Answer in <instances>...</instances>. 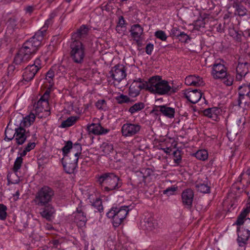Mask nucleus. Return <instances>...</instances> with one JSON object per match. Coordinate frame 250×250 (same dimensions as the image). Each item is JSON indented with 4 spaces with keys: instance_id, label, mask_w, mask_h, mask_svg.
<instances>
[{
    "instance_id": "1",
    "label": "nucleus",
    "mask_w": 250,
    "mask_h": 250,
    "mask_svg": "<svg viewBox=\"0 0 250 250\" xmlns=\"http://www.w3.org/2000/svg\"><path fill=\"white\" fill-rule=\"evenodd\" d=\"M42 33L36 32L28 40L26 41L16 55L14 62L16 64H21L27 62L36 53L43 40Z\"/></svg>"
},
{
    "instance_id": "2",
    "label": "nucleus",
    "mask_w": 250,
    "mask_h": 250,
    "mask_svg": "<svg viewBox=\"0 0 250 250\" xmlns=\"http://www.w3.org/2000/svg\"><path fill=\"white\" fill-rule=\"evenodd\" d=\"M148 91L159 95H169L175 92L172 85L159 76H155L148 79Z\"/></svg>"
},
{
    "instance_id": "3",
    "label": "nucleus",
    "mask_w": 250,
    "mask_h": 250,
    "mask_svg": "<svg viewBox=\"0 0 250 250\" xmlns=\"http://www.w3.org/2000/svg\"><path fill=\"white\" fill-rule=\"evenodd\" d=\"M98 181L104 192H110L120 188L123 184L120 178L112 172L103 173L98 178Z\"/></svg>"
},
{
    "instance_id": "4",
    "label": "nucleus",
    "mask_w": 250,
    "mask_h": 250,
    "mask_svg": "<svg viewBox=\"0 0 250 250\" xmlns=\"http://www.w3.org/2000/svg\"><path fill=\"white\" fill-rule=\"evenodd\" d=\"M69 56L75 63L82 64L86 56V49L84 44L80 41H72L69 44Z\"/></svg>"
},
{
    "instance_id": "5",
    "label": "nucleus",
    "mask_w": 250,
    "mask_h": 250,
    "mask_svg": "<svg viewBox=\"0 0 250 250\" xmlns=\"http://www.w3.org/2000/svg\"><path fill=\"white\" fill-rule=\"evenodd\" d=\"M130 210V206L112 207L106 213V216L108 218L112 219L113 226L117 227L121 224Z\"/></svg>"
},
{
    "instance_id": "6",
    "label": "nucleus",
    "mask_w": 250,
    "mask_h": 250,
    "mask_svg": "<svg viewBox=\"0 0 250 250\" xmlns=\"http://www.w3.org/2000/svg\"><path fill=\"white\" fill-rule=\"evenodd\" d=\"M54 196V191L50 187L44 186L40 188L36 194L34 203L38 206H44L49 204Z\"/></svg>"
},
{
    "instance_id": "7",
    "label": "nucleus",
    "mask_w": 250,
    "mask_h": 250,
    "mask_svg": "<svg viewBox=\"0 0 250 250\" xmlns=\"http://www.w3.org/2000/svg\"><path fill=\"white\" fill-rule=\"evenodd\" d=\"M238 223L236 221L235 224L237 226V242L241 247L244 246L250 237V218H247Z\"/></svg>"
},
{
    "instance_id": "8",
    "label": "nucleus",
    "mask_w": 250,
    "mask_h": 250,
    "mask_svg": "<svg viewBox=\"0 0 250 250\" xmlns=\"http://www.w3.org/2000/svg\"><path fill=\"white\" fill-rule=\"evenodd\" d=\"M211 75L214 79L224 80V83L227 86L232 84L233 79L228 74L225 66L221 63L213 64Z\"/></svg>"
},
{
    "instance_id": "9",
    "label": "nucleus",
    "mask_w": 250,
    "mask_h": 250,
    "mask_svg": "<svg viewBox=\"0 0 250 250\" xmlns=\"http://www.w3.org/2000/svg\"><path fill=\"white\" fill-rule=\"evenodd\" d=\"M89 206L84 204L82 201L79 203L76 210L72 215L74 222L77 224L79 227L84 226L87 221V213Z\"/></svg>"
},
{
    "instance_id": "10",
    "label": "nucleus",
    "mask_w": 250,
    "mask_h": 250,
    "mask_svg": "<svg viewBox=\"0 0 250 250\" xmlns=\"http://www.w3.org/2000/svg\"><path fill=\"white\" fill-rule=\"evenodd\" d=\"M42 67L41 61L38 58L34 61L33 64L28 65L25 68L22 74L23 80L28 82L33 80Z\"/></svg>"
},
{
    "instance_id": "11",
    "label": "nucleus",
    "mask_w": 250,
    "mask_h": 250,
    "mask_svg": "<svg viewBox=\"0 0 250 250\" xmlns=\"http://www.w3.org/2000/svg\"><path fill=\"white\" fill-rule=\"evenodd\" d=\"M109 75V77L113 80L114 85L116 86L125 78L126 69L123 65L117 64L111 68Z\"/></svg>"
},
{
    "instance_id": "12",
    "label": "nucleus",
    "mask_w": 250,
    "mask_h": 250,
    "mask_svg": "<svg viewBox=\"0 0 250 250\" xmlns=\"http://www.w3.org/2000/svg\"><path fill=\"white\" fill-rule=\"evenodd\" d=\"M141 125L139 123L127 122L124 124L121 127L122 136L125 137H133L140 132Z\"/></svg>"
},
{
    "instance_id": "13",
    "label": "nucleus",
    "mask_w": 250,
    "mask_h": 250,
    "mask_svg": "<svg viewBox=\"0 0 250 250\" xmlns=\"http://www.w3.org/2000/svg\"><path fill=\"white\" fill-rule=\"evenodd\" d=\"M148 81L145 82L141 79L135 80L131 83L129 88V95L132 97L138 96L142 89H146L148 90Z\"/></svg>"
},
{
    "instance_id": "14",
    "label": "nucleus",
    "mask_w": 250,
    "mask_h": 250,
    "mask_svg": "<svg viewBox=\"0 0 250 250\" xmlns=\"http://www.w3.org/2000/svg\"><path fill=\"white\" fill-rule=\"evenodd\" d=\"M78 158L65 156L62 159L64 171L68 174L74 173L78 167Z\"/></svg>"
},
{
    "instance_id": "15",
    "label": "nucleus",
    "mask_w": 250,
    "mask_h": 250,
    "mask_svg": "<svg viewBox=\"0 0 250 250\" xmlns=\"http://www.w3.org/2000/svg\"><path fill=\"white\" fill-rule=\"evenodd\" d=\"M50 91L46 90L43 95L41 97L35 105V110L37 113L49 112V104L48 99Z\"/></svg>"
},
{
    "instance_id": "16",
    "label": "nucleus",
    "mask_w": 250,
    "mask_h": 250,
    "mask_svg": "<svg viewBox=\"0 0 250 250\" xmlns=\"http://www.w3.org/2000/svg\"><path fill=\"white\" fill-rule=\"evenodd\" d=\"M131 37L136 42L139 44L143 39L144 28L139 24H134L131 26L129 30Z\"/></svg>"
},
{
    "instance_id": "17",
    "label": "nucleus",
    "mask_w": 250,
    "mask_h": 250,
    "mask_svg": "<svg viewBox=\"0 0 250 250\" xmlns=\"http://www.w3.org/2000/svg\"><path fill=\"white\" fill-rule=\"evenodd\" d=\"M194 192L190 188L184 190L181 193V200L183 205L188 209L191 208L194 198Z\"/></svg>"
},
{
    "instance_id": "18",
    "label": "nucleus",
    "mask_w": 250,
    "mask_h": 250,
    "mask_svg": "<svg viewBox=\"0 0 250 250\" xmlns=\"http://www.w3.org/2000/svg\"><path fill=\"white\" fill-rule=\"evenodd\" d=\"M29 136L30 132L29 130H26L21 126L17 127H16V133L14 140L17 145H22Z\"/></svg>"
},
{
    "instance_id": "19",
    "label": "nucleus",
    "mask_w": 250,
    "mask_h": 250,
    "mask_svg": "<svg viewBox=\"0 0 250 250\" xmlns=\"http://www.w3.org/2000/svg\"><path fill=\"white\" fill-rule=\"evenodd\" d=\"M158 226L157 221L152 216L146 217L141 224L142 229L147 232L154 230Z\"/></svg>"
},
{
    "instance_id": "20",
    "label": "nucleus",
    "mask_w": 250,
    "mask_h": 250,
    "mask_svg": "<svg viewBox=\"0 0 250 250\" xmlns=\"http://www.w3.org/2000/svg\"><path fill=\"white\" fill-rule=\"evenodd\" d=\"M184 95L191 103L196 104L201 99L202 93L201 91L197 89L192 90L188 89L185 91Z\"/></svg>"
},
{
    "instance_id": "21",
    "label": "nucleus",
    "mask_w": 250,
    "mask_h": 250,
    "mask_svg": "<svg viewBox=\"0 0 250 250\" xmlns=\"http://www.w3.org/2000/svg\"><path fill=\"white\" fill-rule=\"evenodd\" d=\"M20 17L18 15L9 14L8 15L6 24L9 31L13 32L14 30L18 28V23Z\"/></svg>"
},
{
    "instance_id": "22",
    "label": "nucleus",
    "mask_w": 250,
    "mask_h": 250,
    "mask_svg": "<svg viewBox=\"0 0 250 250\" xmlns=\"http://www.w3.org/2000/svg\"><path fill=\"white\" fill-rule=\"evenodd\" d=\"M89 28L84 24H83L75 32L72 34V41H79V39H83L87 35Z\"/></svg>"
},
{
    "instance_id": "23",
    "label": "nucleus",
    "mask_w": 250,
    "mask_h": 250,
    "mask_svg": "<svg viewBox=\"0 0 250 250\" xmlns=\"http://www.w3.org/2000/svg\"><path fill=\"white\" fill-rule=\"evenodd\" d=\"M43 207V208L41 209L40 215L46 220H51L56 212L54 207L49 204Z\"/></svg>"
},
{
    "instance_id": "24",
    "label": "nucleus",
    "mask_w": 250,
    "mask_h": 250,
    "mask_svg": "<svg viewBox=\"0 0 250 250\" xmlns=\"http://www.w3.org/2000/svg\"><path fill=\"white\" fill-rule=\"evenodd\" d=\"M87 128L90 133L98 135L106 134L110 131L109 129L104 128L100 124H92Z\"/></svg>"
},
{
    "instance_id": "25",
    "label": "nucleus",
    "mask_w": 250,
    "mask_h": 250,
    "mask_svg": "<svg viewBox=\"0 0 250 250\" xmlns=\"http://www.w3.org/2000/svg\"><path fill=\"white\" fill-rule=\"evenodd\" d=\"M241 183L243 187L247 188L250 184V167L244 169L237 180V183Z\"/></svg>"
},
{
    "instance_id": "26",
    "label": "nucleus",
    "mask_w": 250,
    "mask_h": 250,
    "mask_svg": "<svg viewBox=\"0 0 250 250\" xmlns=\"http://www.w3.org/2000/svg\"><path fill=\"white\" fill-rule=\"evenodd\" d=\"M185 84L188 85L200 86L203 85L204 83L202 79L198 76L190 75L187 77L185 80Z\"/></svg>"
},
{
    "instance_id": "27",
    "label": "nucleus",
    "mask_w": 250,
    "mask_h": 250,
    "mask_svg": "<svg viewBox=\"0 0 250 250\" xmlns=\"http://www.w3.org/2000/svg\"><path fill=\"white\" fill-rule=\"evenodd\" d=\"M221 109L217 107L208 108L204 110L203 113L205 116L216 121L218 119V116L221 113Z\"/></svg>"
},
{
    "instance_id": "28",
    "label": "nucleus",
    "mask_w": 250,
    "mask_h": 250,
    "mask_svg": "<svg viewBox=\"0 0 250 250\" xmlns=\"http://www.w3.org/2000/svg\"><path fill=\"white\" fill-rule=\"evenodd\" d=\"M152 172V171L150 168H144L141 171L138 172L137 176L139 178V182L138 184L139 187H142V184L144 183V185H146V179L149 176Z\"/></svg>"
},
{
    "instance_id": "29",
    "label": "nucleus",
    "mask_w": 250,
    "mask_h": 250,
    "mask_svg": "<svg viewBox=\"0 0 250 250\" xmlns=\"http://www.w3.org/2000/svg\"><path fill=\"white\" fill-rule=\"evenodd\" d=\"M19 117L20 121V126L22 127L30 126L34 122L36 118L35 114L33 113H30L25 117H23L21 115H20Z\"/></svg>"
},
{
    "instance_id": "30",
    "label": "nucleus",
    "mask_w": 250,
    "mask_h": 250,
    "mask_svg": "<svg viewBox=\"0 0 250 250\" xmlns=\"http://www.w3.org/2000/svg\"><path fill=\"white\" fill-rule=\"evenodd\" d=\"M162 116L168 119H173L175 117L176 108L171 107L169 104H165L162 105Z\"/></svg>"
},
{
    "instance_id": "31",
    "label": "nucleus",
    "mask_w": 250,
    "mask_h": 250,
    "mask_svg": "<svg viewBox=\"0 0 250 250\" xmlns=\"http://www.w3.org/2000/svg\"><path fill=\"white\" fill-rule=\"evenodd\" d=\"M250 212V198L248 200L247 203L246 207L244 208L241 211L240 214L238 215L237 220L238 223H241V221L244 219H246V217L248 215Z\"/></svg>"
},
{
    "instance_id": "32",
    "label": "nucleus",
    "mask_w": 250,
    "mask_h": 250,
    "mask_svg": "<svg viewBox=\"0 0 250 250\" xmlns=\"http://www.w3.org/2000/svg\"><path fill=\"white\" fill-rule=\"evenodd\" d=\"M82 151V146L80 143H76L74 144H72L70 154L69 155V156L73 158H78V159H79V156L81 154Z\"/></svg>"
},
{
    "instance_id": "33",
    "label": "nucleus",
    "mask_w": 250,
    "mask_h": 250,
    "mask_svg": "<svg viewBox=\"0 0 250 250\" xmlns=\"http://www.w3.org/2000/svg\"><path fill=\"white\" fill-rule=\"evenodd\" d=\"M16 133V127L15 129H12L8 125L5 130V138L4 140L7 141H10L15 139Z\"/></svg>"
},
{
    "instance_id": "34",
    "label": "nucleus",
    "mask_w": 250,
    "mask_h": 250,
    "mask_svg": "<svg viewBox=\"0 0 250 250\" xmlns=\"http://www.w3.org/2000/svg\"><path fill=\"white\" fill-rule=\"evenodd\" d=\"M78 118L77 116H70L66 120L62 122L61 125L62 128H66L73 125L75 124Z\"/></svg>"
},
{
    "instance_id": "35",
    "label": "nucleus",
    "mask_w": 250,
    "mask_h": 250,
    "mask_svg": "<svg viewBox=\"0 0 250 250\" xmlns=\"http://www.w3.org/2000/svg\"><path fill=\"white\" fill-rule=\"evenodd\" d=\"M239 94L246 96L250 100V83L248 84H243L239 87Z\"/></svg>"
},
{
    "instance_id": "36",
    "label": "nucleus",
    "mask_w": 250,
    "mask_h": 250,
    "mask_svg": "<svg viewBox=\"0 0 250 250\" xmlns=\"http://www.w3.org/2000/svg\"><path fill=\"white\" fill-rule=\"evenodd\" d=\"M145 107V105L144 103L138 102L135 104L134 105L131 106L128 109V112L131 114H134L136 112H139L142 109H144Z\"/></svg>"
},
{
    "instance_id": "37",
    "label": "nucleus",
    "mask_w": 250,
    "mask_h": 250,
    "mask_svg": "<svg viewBox=\"0 0 250 250\" xmlns=\"http://www.w3.org/2000/svg\"><path fill=\"white\" fill-rule=\"evenodd\" d=\"M194 156L198 159L202 161H205L208 158V152L205 149H201L197 151L194 154Z\"/></svg>"
},
{
    "instance_id": "38",
    "label": "nucleus",
    "mask_w": 250,
    "mask_h": 250,
    "mask_svg": "<svg viewBox=\"0 0 250 250\" xmlns=\"http://www.w3.org/2000/svg\"><path fill=\"white\" fill-rule=\"evenodd\" d=\"M195 187L197 190L203 193H207L210 192V187L207 184L197 183Z\"/></svg>"
},
{
    "instance_id": "39",
    "label": "nucleus",
    "mask_w": 250,
    "mask_h": 250,
    "mask_svg": "<svg viewBox=\"0 0 250 250\" xmlns=\"http://www.w3.org/2000/svg\"><path fill=\"white\" fill-rule=\"evenodd\" d=\"M233 7L235 8L239 16L243 17L247 14V10L243 5H240L238 3H234Z\"/></svg>"
},
{
    "instance_id": "40",
    "label": "nucleus",
    "mask_w": 250,
    "mask_h": 250,
    "mask_svg": "<svg viewBox=\"0 0 250 250\" xmlns=\"http://www.w3.org/2000/svg\"><path fill=\"white\" fill-rule=\"evenodd\" d=\"M72 142L70 141H67L64 146L62 148L63 157L69 156L70 154Z\"/></svg>"
},
{
    "instance_id": "41",
    "label": "nucleus",
    "mask_w": 250,
    "mask_h": 250,
    "mask_svg": "<svg viewBox=\"0 0 250 250\" xmlns=\"http://www.w3.org/2000/svg\"><path fill=\"white\" fill-rule=\"evenodd\" d=\"M247 65L248 63L247 62L239 63L236 69V73H242V75H246L248 71Z\"/></svg>"
},
{
    "instance_id": "42",
    "label": "nucleus",
    "mask_w": 250,
    "mask_h": 250,
    "mask_svg": "<svg viewBox=\"0 0 250 250\" xmlns=\"http://www.w3.org/2000/svg\"><path fill=\"white\" fill-rule=\"evenodd\" d=\"M115 99L119 104H123L124 103H129L131 100L126 95L121 94L115 97Z\"/></svg>"
},
{
    "instance_id": "43",
    "label": "nucleus",
    "mask_w": 250,
    "mask_h": 250,
    "mask_svg": "<svg viewBox=\"0 0 250 250\" xmlns=\"http://www.w3.org/2000/svg\"><path fill=\"white\" fill-rule=\"evenodd\" d=\"M95 106L99 110L102 111H105L108 109L106 102L104 99H101L98 100L95 103Z\"/></svg>"
},
{
    "instance_id": "44",
    "label": "nucleus",
    "mask_w": 250,
    "mask_h": 250,
    "mask_svg": "<svg viewBox=\"0 0 250 250\" xmlns=\"http://www.w3.org/2000/svg\"><path fill=\"white\" fill-rule=\"evenodd\" d=\"M229 33L230 36L237 42H240L241 41L242 37V33H239L234 28H232L229 30Z\"/></svg>"
},
{
    "instance_id": "45",
    "label": "nucleus",
    "mask_w": 250,
    "mask_h": 250,
    "mask_svg": "<svg viewBox=\"0 0 250 250\" xmlns=\"http://www.w3.org/2000/svg\"><path fill=\"white\" fill-rule=\"evenodd\" d=\"M53 21L48 19L45 21L43 26L37 32H40L42 33V37L44 38L48 27L53 23Z\"/></svg>"
},
{
    "instance_id": "46",
    "label": "nucleus",
    "mask_w": 250,
    "mask_h": 250,
    "mask_svg": "<svg viewBox=\"0 0 250 250\" xmlns=\"http://www.w3.org/2000/svg\"><path fill=\"white\" fill-rule=\"evenodd\" d=\"M53 21L48 19L45 21L43 26L37 32H40L42 33V37L44 38L48 27L53 23Z\"/></svg>"
},
{
    "instance_id": "47",
    "label": "nucleus",
    "mask_w": 250,
    "mask_h": 250,
    "mask_svg": "<svg viewBox=\"0 0 250 250\" xmlns=\"http://www.w3.org/2000/svg\"><path fill=\"white\" fill-rule=\"evenodd\" d=\"M250 100L246 97V96L241 95L239 94V97L236 101V104L235 105H238L240 107H242V104H244L245 105L248 103Z\"/></svg>"
},
{
    "instance_id": "48",
    "label": "nucleus",
    "mask_w": 250,
    "mask_h": 250,
    "mask_svg": "<svg viewBox=\"0 0 250 250\" xmlns=\"http://www.w3.org/2000/svg\"><path fill=\"white\" fill-rule=\"evenodd\" d=\"M102 151L105 154H109L110 152L113 151V146L111 144L103 143L101 147Z\"/></svg>"
},
{
    "instance_id": "49",
    "label": "nucleus",
    "mask_w": 250,
    "mask_h": 250,
    "mask_svg": "<svg viewBox=\"0 0 250 250\" xmlns=\"http://www.w3.org/2000/svg\"><path fill=\"white\" fill-rule=\"evenodd\" d=\"M23 163V159L21 157H18L15 161L13 170L16 172L21 168Z\"/></svg>"
},
{
    "instance_id": "50",
    "label": "nucleus",
    "mask_w": 250,
    "mask_h": 250,
    "mask_svg": "<svg viewBox=\"0 0 250 250\" xmlns=\"http://www.w3.org/2000/svg\"><path fill=\"white\" fill-rule=\"evenodd\" d=\"M7 208L3 204H0V220H5L7 217V214L6 210Z\"/></svg>"
},
{
    "instance_id": "51",
    "label": "nucleus",
    "mask_w": 250,
    "mask_h": 250,
    "mask_svg": "<svg viewBox=\"0 0 250 250\" xmlns=\"http://www.w3.org/2000/svg\"><path fill=\"white\" fill-rule=\"evenodd\" d=\"M92 206L100 212L103 210L102 200L99 198H97L95 200V201L92 203Z\"/></svg>"
},
{
    "instance_id": "52",
    "label": "nucleus",
    "mask_w": 250,
    "mask_h": 250,
    "mask_svg": "<svg viewBox=\"0 0 250 250\" xmlns=\"http://www.w3.org/2000/svg\"><path fill=\"white\" fill-rule=\"evenodd\" d=\"M155 36L162 41H166L167 38V36L166 33L162 30H158L155 32Z\"/></svg>"
},
{
    "instance_id": "53",
    "label": "nucleus",
    "mask_w": 250,
    "mask_h": 250,
    "mask_svg": "<svg viewBox=\"0 0 250 250\" xmlns=\"http://www.w3.org/2000/svg\"><path fill=\"white\" fill-rule=\"evenodd\" d=\"M179 41L182 42L188 43L189 41H190L191 38L186 34L185 32H182L179 35L178 37L177 38Z\"/></svg>"
},
{
    "instance_id": "54",
    "label": "nucleus",
    "mask_w": 250,
    "mask_h": 250,
    "mask_svg": "<svg viewBox=\"0 0 250 250\" xmlns=\"http://www.w3.org/2000/svg\"><path fill=\"white\" fill-rule=\"evenodd\" d=\"M162 105H154L151 110V113H154L155 115L158 116L160 115H162Z\"/></svg>"
},
{
    "instance_id": "55",
    "label": "nucleus",
    "mask_w": 250,
    "mask_h": 250,
    "mask_svg": "<svg viewBox=\"0 0 250 250\" xmlns=\"http://www.w3.org/2000/svg\"><path fill=\"white\" fill-rule=\"evenodd\" d=\"M177 188L173 186L168 187L163 191V194L170 196L173 195L174 192L177 190Z\"/></svg>"
},
{
    "instance_id": "56",
    "label": "nucleus",
    "mask_w": 250,
    "mask_h": 250,
    "mask_svg": "<svg viewBox=\"0 0 250 250\" xmlns=\"http://www.w3.org/2000/svg\"><path fill=\"white\" fill-rule=\"evenodd\" d=\"M54 76V72L53 70H49L46 73L45 79L48 82V83L52 85V79Z\"/></svg>"
},
{
    "instance_id": "57",
    "label": "nucleus",
    "mask_w": 250,
    "mask_h": 250,
    "mask_svg": "<svg viewBox=\"0 0 250 250\" xmlns=\"http://www.w3.org/2000/svg\"><path fill=\"white\" fill-rule=\"evenodd\" d=\"M154 45L152 43H148L146 47V52L148 55H151L153 50Z\"/></svg>"
},
{
    "instance_id": "58",
    "label": "nucleus",
    "mask_w": 250,
    "mask_h": 250,
    "mask_svg": "<svg viewBox=\"0 0 250 250\" xmlns=\"http://www.w3.org/2000/svg\"><path fill=\"white\" fill-rule=\"evenodd\" d=\"M171 34L173 37L176 38H178L179 35L182 33V31H180L177 27H173L171 30Z\"/></svg>"
},
{
    "instance_id": "59",
    "label": "nucleus",
    "mask_w": 250,
    "mask_h": 250,
    "mask_svg": "<svg viewBox=\"0 0 250 250\" xmlns=\"http://www.w3.org/2000/svg\"><path fill=\"white\" fill-rule=\"evenodd\" d=\"M36 146V144L34 142H29L25 146L24 148L26 150H27L28 152L33 149Z\"/></svg>"
},
{
    "instance_id": "60",
    "label": "nucleus",
    "mask_w": 250,
    "mask_h": 250,
    "mask_svg": "<svg viewBox=\"0 0 250 250\" xmlns=\"http://www.w3.org/2000/svg\"><path fill=\"white\" fill-rule=\"evenodd\" d=\"M125 20L123 16H120L119 19V21L118 23V26L121 27H123L124 26V25L125 24Z\"/></svg>"
},
{
    "instance_id": "61",
    "label": "nucleus",
    "mask_w": 250,
    "mask_h": 250,
    "mask_svg": "<svg viewBox=\"0 0 250 250\" xmlns=\"http://www.w3.org/2000/svg\"><path fill=\"white\" fill-rule=\"evenodd\" d=\"M245 124V119L244 117H241L236 121V124L238 126L244 125Z\"/></svg>"
},
{
    "instance_id": "62",
    "label": "nucleus",
    "mask_w": 250,
    "mask_h": 250,
    "mask_svg": "<svg viewBox=\"0 0 250 250\" xmlns=\"http://www.w3.org/2000/svg\"><path fill=\"white\" fill-rule=\"evenodd\" d=\"M15 66L13 65H9L7 68V74L8 76H11L15 70Z\"/></svg>"
},
{
    "instance_id": "63",
    "label": "nucleus",
    "mask_w": 250,
    "mask_h": 250,
    "mask_svg": "<svg viewBox=\"0 0 250 250\" xmlns=\"http://www.w3.org/2000/svg\"><path fill=\"white\" fill-rule=\"evenodd\" d=\"M33 9L34 8L32 6H28L25 9L26 13L29 14L33 12Z\"/></svg>"
},
{
    "instance_id": "64",
    "label": "nucleus",
    "mask_w": 250,
    "mask_h": 250,
    "mask_svg": "<svg viewBox=\"0 0 250 250\" xmlns=\"http://www.w3.org/2000/svg\"><path fill=\"white\" fill-rule=\"evenodd\" d=\"M20 194V193L19 190H17L15 193L13 194L14 200L15 201H17L19 199Z\"/></svg>"
}]
</instances>
